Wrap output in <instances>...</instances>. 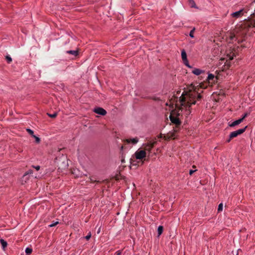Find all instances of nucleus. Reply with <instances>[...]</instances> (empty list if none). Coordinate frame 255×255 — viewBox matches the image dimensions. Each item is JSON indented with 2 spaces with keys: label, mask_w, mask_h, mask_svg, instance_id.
Returning <instances> with one entry per match:
<instances>
[{
  "label": "nucleus",
  "mask_w": 255,
  "mask_h": 255,
  "mask_svg": "<svg viewBox=\"0 0 255 255\" xmlns=\"http://www.w3.org/2000/svg\"><path fill=\"white\" fill-rule=\"evenodd\" d=\"M202 99V96L197 91L196 86L191 85L187 91L182 93L180 97L178 102L175 104V109L173 110L169 116V119L174 125L175 129L179 130L181 126V117L185 115L186 117L191 114L192 105H195L197 101Z\"/></svg>",
  "instance_id": "1"
},
{
  "label": "nucleus",
  "mask_w": 255,
  "mask_h": 255,
  "mask_svg": "<svg viewBox=\"0 0 255 255\" xmlns=\"http://www.w3.org/2000/svg\"><path fill=\"white\" fill-rule=\"evenodd\" d=\"M179 130L173 128V129L172 131H170L166 134H161L159 137H163L165 140H170L171 138H174L176 135V133L178 132Z\"/></svg>",
  "instance_id": "2"
},
{
  "label": "nucleus",
  "mask_w": 255,
  "mask_h": 255,
  "mask_svg": "<svg viewBox=\"0 0 255 255\" xmlns=\"http://www.w3.org/2000/svg\"><path fill=\"white\" fill-rule=\"evenodd\" d=\"M247 128V127L246 126L245 128H243L240 129H238L237 130H235L234 131H232L230 133V138H233L236 137L238 136V135H240L241 134L244 133L245 131H246Z\"/></svg>",
  "instance_id": "3"
},
{
  "label": "nucleus",
  "mask_w": 255,
  "mask_h": 255,
  "mask_svg": "<svg viewBox=\"0 0 255 255\" xmlns=\"http://www.w3.org/2000/svg\"><path fill=\"white\" fill-rule=\"evenodd\" d=\"M134 154L137 159L142 160L146 156V152L145 150H137Z\"/></svg>",
  "instance_id": "4"
},
{
  "label": "nucleus",
  "mask_w": 255,
  "mask_h": 255,
  "mask_svg": "<svg viewBox=\"0 0 255 255\" xmlns=\"http://www.w3.org/2000/svg\"><path fill=\"white\" fill-rule=\"evenodd\" d=\"M157 144L156 140H154L153 141H149L147 142L146 144H143L144 146V150L146 151L150 152L152 148L155 146V144Z\"/></svg>",
  "instance_id": "5"
},
{
  "label": "nucleus",
  "mask_w": 255,
  "mask_h": 255,
  "mask_svg": "<svg viewBox=\"0 0 255 255\" xmlns=\"http://www.w3.org/2000/svg\"><path fill=\"white\" fill-rule=\"evenodd\" d=\"M244 13V9H241L239 11L234 12L233 13L231 14V15L233 17L237 18L239 17H240L242 16Z\"/></svg>",
  "instance_id": "6"
},
{
  "label": "nucleus",
  "mask_w": 255,
  "mask_h": 255,
  "mask_svg": "<svg viewBox=\"0 0 255 255\" xmlns=\"http://www.w3.org/2000/svg\"><path fill=\"white\" fill-rule=\"evenodd\" d=\"M107 112L104 110V108L101 107H97V114L101 115V116H105Z\"/></svg>",
  "instance_id": "7"
},
{
  "label": "nucleus",
  "mask_w": 255,
  "mask_h": 255,
  "mask_svg": "<svg viewBox=\"0 0 255 255\" xmlns=\"http://www.w3.org/2000/svg\"><path fill=\"white\" fill-rule=\"evenodd\" d=\"M242 122H243V119H240L237 120H236L234 122L229 123V126L231 127H233L239 125V124H241Z\"/></svg>",
  "instance_id": "8"
},
{
  "label": "nucleus",
  "mask_w": 255,
  "mask_h": 255,
  "mask_svg": "<svg viewBox=\"0 0 255 255\" xmlns=\"http://www.w3.org/2000/svg\"><path fill=\"white\" fill-rule=\"evenodd\" d=\"M217 78L215 77L214 74H208V81L209 83H213L217 81Z\"/></svg>",
  "instance_id": "9"
},
{
  "label": "nucleus",
  "mask_w": 255,
  "mask_h": 255,
  "mask_svg": "<svg viewBox=\"0 0 255 255\" xmlns=\"http://www.w3.org/2000/svg\"><path fill=\"white\" fill-rule=\"evenodd\" d=\"M31 173H32V171H29L27 173H26L23 175V176L21 178V182H22V183H23V182H26V181L27 180H28V179H29L28 174H31Z\"/></svg>",
  "instance_id": "10"
},
{
  "label": "nucleus",
  "mask_w": 255,
  "mask_h": 255,
  "mask_svg": "<svg viewBox=\"0 0 255 255\" xmlns=\"http://www.w3.org/2000/svg\"><path fill=\"white\" fill-rule=\"evenodd\" d=\"M125 141L127 143L132 142V144H135L137 143L138 138L137 137H135L133 138H130V139H126Z\"/></svg>",
  "instance_id": "11"
},
{
  "label": "nucleus",
  "mask_w": 255,
  "mask_h": 255,
  "mask_svg": "<svg viewBox=\"0 0 255 255\" xmlns=\"http://www.w3.org/2000/svg\"><path fill=\"white\" fill-rule=\"evenodd\" d=\"M203 71L199 69H195L192 70V72L193 74H195L196 75H200L201 74L203 73Z\"/></svg>",
  "instance_id": "12"
},
{
  "label": "nucleus",
  "mask_w": 255,
  "mask_h": 255,
  "mask_svg": "<svg viewBox=\"0 0 255 255\" xmlns=\"http://www.w3.org/2000/svg\"><path fill=\"white\" fill-rule=\"evenodd\" d=\"M181 56L183 62L184 61V60H186V59L187 58V54L186 51L184 50V49L181 51Z\"/></svg>",
  "instance_id": "13"
},
{
  "label": "nucleus",
  "mask_w": 255,
  "mask_h": 255,
  "mask_svg": "<svg viewBox=\"0 0 255 255\" xmlns=\"http://www.w3.org/2000/svg\"><path fill=\"white\" fill-rule=\"evenodd\" d=\"M0 243L2 247L3 250H4L5 248L7 247V245L6 242L4 241L3 239H1L0 240Z\"/></svg>",
  "instance_id": "14"
},
{
  "label": "nucleus",
  "mask_w": 255,
  "mask_h": 255,
  "mask_svg": "<svg viewBox=\"0 0 255 255\" xmlns=\"http://www.w3.org/2000/svg\"><path fill=\"white\" fill-rule=\"evenodd\" d=\"M67 53L71 54L72 55H74L75 56H76L78 54V51L76 50H69L67 51Z\"/></svg>",
  "instance_id": "15"
},
{
  "label": "nucleus",
  "mask_w": 255,
  "mask_h": 255,
  "mask_svg": "<svg viewBox=\"0 0 255 255\" xmlns=\"http://www.w3.org/2000/svg\"><path fill=\"white\" fill-rule=\"evenodd\" d=\"M25 252L26 254L28 255H30L32 253V250L31 248H26L25 250Z\"/></svg>",
  "instance_id": "16"
},
{
  "label": "nucleus",
  "mask_w": 255,
  "mask_h": 255,
  "mask_svg": "<svg viewBox=\"0 0 255 255\" xmlns=\"http://www.w3.org/2000/svg\"><path fill=\"white\" fill-rule=\"evenodd\" d=\"M163 228L162 226H159L158 227V234L159 236H160V235H161L162 234V232H163Z\"/></svg>",
  "instance_id": "17"
},
{
  "label": "nucleus",
  "mask_w": 255,
  "mask_h": 255,
  "mask_svg": "<svg viewBox=\"0 0 255 255\" xmlns=\"http://www.w3.org/2000/svg\"><path fill=\"white\" fill-rule=\"evenodd\" d=\"M195 30H196V28H193L191 30V31L189 33V36L190 37H191L192 38L194 37V32L195 31Z\"/></svg>",
  "instance_id": "18"
},
{
  "label": "nucleus",
  "mask_w": 255,
  "mask_h": 255,
  "mask_svg": "<svg viewBox=\"0 0 255 255\" xmlns=\"http://www.w3.org/2000/svg\"><path fill=\"white\" fill-rule=\"evenodd\" d=\"M188 1L190 4L191 7H195L196 3H195L193 0H188Z\"/></svg>",
  "instance_id": "19"
},
{
  "label": "nucleus",
  "mask_w": 255,
  "mask_h": 255,
  "mask_svg": "<svg viewBox=\"0 0 255 255\" xmlns=\"http://www.w3.org/2000/svg\"><path fill=\"white\" fill-rule=\"evenodd\" d=\"M33 137H34L35 139V142L37 143H39L40 141V139L39 137H38V136H36L35 135H34L33 136Z\"/></svg>",
  "instance_id": "20"
},
{
  "label": "nucleus",
  "mask_w": 255,
  "mask_h": 255,
  "mask_svg": "<svg viewBox=\"0 0 255 255\" xmlns=\"http://www.w3.org/2000/svg\"><path fill=\"white\" fill-rule=\"evenodd\" d=\"M223 209V204H220L219 205H218V212H221L222 211Z\"/></svg>",
  "instance_id": "21"
},
{
  "label": "nucleus",
  "mask_w": 255,
  "mask_h": 255,
  "mask_svg": "<svg viewBox=\"0 0 255 255\" xmlns=\"http://www.w3.org/2000/svg\"><path fill=\"white\" fill-rule=\"evenodd\" d=\"M26 131L32 136H33L34 134V132L30 128H27Z\"/></svg>",
  "instance_id": "22"
},
{
  "label": "nucleus",
  "mask_w": 255,
  "mask_h": 255,
  "mask_svg": "<svg viewBox=\"0 0 255 255\" xmlns=\"http://www.w3.org/2000/svg\"><path fill=\"white\" fill-rule=\"evenodd\" d=\"M184 63V64H185V66L188 67H191V66H190V65L189 64V62L188 61V59L187 58L186 59V61H184L183 62Z\"/></svg>",
  "instance_id": "23"
},
{
  "label": "nucleus",
  "mask_w": 255,
  "mask_h": 255,
  "mask_svg": "<svg viewBox=\"0 0 255 255\" xmlns=\"http://www.w3.org/2000/svg\"><path fill=\"white\" fill-rule=\"evenodd\" d=\"M230 40L232 41H233L234 40H237V38L236 37L235 35H233V34H231L230 36Z\"/></svg>",
  "instance_id": "24"
},
{
  "label": "nucleus",
  "mask_w": 255,
  "mask_h": 255,
  "mask_svg": "<svg viewBox=\"0 0 255 255\" xmlns=\"http://www.w3.org/2000/svg\"><path fill=\"white\" fill-rule=\"evenodd\" d=\"M48 115L49 117H51V118H55L56 116H57V113H55L53 114H48Z\"/></svg>",
  "instance_id": "25"
},
{
  "label": "nucleus",
  "mask_w": 255,
  "mask_h": 255,
  "mask_svg": "<svg viewBox=\"0 0 255 255\" xmlns=\"http://www.w3.org/2000/svg\"><path fill=\"white\" fill-rule=\"evenodd\" d=\"M79 172V171H78V169H74L73 170V174H76V176L77 177H79L80 176V175L78 174H77V172Z\"/></svg>",
  "instance_id": "26"
},
{
  "label": "nucleus",
  "mask_w": 255,
  "mask_h": 255,
  "mask_svg": "<svg viewBox=\"0 0 255 255\" xmlns=\"http://www.w3.org/2000/svg\"><path fill=\"white\" fill-rule=\"evenodd\" d=\"M6 59L7 61L8 62V63H10L12 61V59L9 56H7L6 57Z\"/></svg>",
  "instance_id": "27"
},
{
  "label": "nucleus",
  "mask_w": 255,
  "mask_h": 255,
  "mask_svg": "<svg viewBox=\"0 0 255 255\" xmlns=\"http://www.w3.org/2000/svg\"><path fill=\"white\" fill-rule=\"evenodd\" d=\"M249 115V114H248V113H246L244 115V116H243L242 117V118H241V119H243V121H244V119H245V118H246V117H248Z\"/></svg>",
  "instance_id": "28"
},
{
  "label": "nucleus",
  "mask_w": 255,
  "mask_h": 255,
  "mask_svg": "<svg viewBox=\"0 0 255 255\" xmlns=\"http://www.w3.org/2000/svg\"><path fill=\"white\" fill-rule=\"evenodd\" d=\"M58 223V222H55V223H52V224H51L49 225V226L50 227H54V226H55V225H56Z\"/></svg>",
  "instance_id": "29"
},
{
  "label": "nucleus",
  "mask_w": 255,
  "mask_h": 255,
  "mask_svg": "<svg viewBox=\"0 0 255 255\" xmlns=\"http://www.w3.org/2000/svg\"><path fill=\"white\" fill-rule=\"evenodd\" d=\"M227 56L229 58V60H231L234 59L233 55H227Z\"/></svg>",
  "instance_id": "30"
},
{
  "label": "nucleus",
  "mask_w": 255,
  "mask_h": 255,
  "mask_svg": "<svg viewBox=\"0 0 255 255\" xmlns=\"http://www.w3.org/2000/svg\"><path fill=\"white\" fill-rule=\"evenodd\" d=\"M152 99L153 100H154V101H159V100H160L159 98H158V97H152Z\"/></svg>",
  "instance_id": "31"
},
{
  "label": "nucleus",
  "mask_w": 255,
  "mask_h": 255,
  "mask_svg": "<svg viewBox=\"0 0 255 255\" xmlns=\"http://www.w3.org/2000/svg\"><path fill=\"white\" fill-rule=\"evenodd\" d=\"M91 234L90 233L89 235H88L87 236H86L85 237V239L87 240H88L90 238H91Z\"/></svg>",
  "instance_id": "32"
},
{
  "label": "nucleus",
  "mask_w": 255,
  "mask_h": 255,
  "mask_svg": "<svg viewBox=\"0 0 255 255\" xmlns=\"http://www.w3.org/2000/svg\"><path fill=\"white\" fill-rule=\"evenodd\" d=\"M121 253H122L121 251H120V250H119V251H117V252H116V254L117 255H121Z\"/></svg>",
  "instance_id": "33"
},
{
  "label": "nucleus",
  "mask_w": 255,
  "mask_h": 255,
  "mask_svg": "<svg viewBox=\"0 0 255 255\" xmlns=\"http://www.w3.org/2000/svg\"><path fill=\"white\" fill-rule=\"evenodd\" d=\"M232 138H230V134L229 135V137L228 138V139L227 140V142H229L231 141V140H232Z\"/></svg>",
  "instance_id": "34"
},
{
  "label": "nucleus",
  "mask_w": 255,
  "mask_h": 255,
  "mask_svg": "<svg viewBox=\"0 0 255 255\" xmlns=\"http://www.w3.org/2000/svg\"><path fill=\"white\" fill-rule=\"evenodd\" d=\"M34 167L36 169V170H38L40 169L39 166H34Z\"/></svg>",
  "instance_id": "35"
},
{
  "label": "nucleus",
  "mask_w": 255,
  "mask_h": 255,
  "mask_svg": "<svg viewBox=\"0 0 255 255\" xmlns=\"http://www.w3.org/2000/svg\"><path fill=\"white\" fill-rule=\"evenodd\" d=\"M195 171H194V170H190L189 174L192 175L193 174V173Z\"/></svg>",
  "instance_id": "36"
},
{
  "label": "nucleus",
  "mask_w": 255,
  "mask_h": 255,
  "mask_svg": "<svg viewBox=\"0 0 255 255\" xmlns=\"http://www.w3.org/2000/svg\"><path fill=\"white\" fill-rule=\"evenodd\" d=\"M119 179H120V178H119V177L118 175V176H116V180H119Z\"/></svg>",
  "instance_id": "37"
},
{
  "label": "nucleus",
  "mask_w": 255,
  "mask_h": 255,
  "mask_svg": "<svg viewBox=\"0 0 255 255\" xmlns=\"http://www.w3.org/2000/svg\"><path fill=\"white\" fill-rule=\"evenodd\" d=\"M93 112L96 113V108H94L93 110Z\"/></svg>",
  "instance_id": "38"
},
{
  "label": "nucleus",
  "mask_w": 255,
  "mask_h": 255,
  "mask_svg": "<svg viewBox=\"0 0 255 255\" xmlns=\"http://www.w3.org/2000/svg\"><path fill=\"white\" fill-rule=\"evenodd\" d=\"M100 232V228L99 229L98 232H97V234H98V233H99Z\"/></svg>",
  "instance_id": "39"
},
{
  "label": "nucleus",
  "mask_w": 255,
  "mask_h": 255,
  "mask_svg": "<svg viewBox=\"0 0 255 255\" xmlns=\"http://www.w3.org/2000/svg\"><path fill=\"white\" fill-rule=\"evenodd\" d=\"M65 166L66 167H67V166H68V164H67V163L65 164Z\"/></svg>",
  "instance_id": "40"
},
{
  "label": "nucleus",
  "mask_w": 255,
  "mask_h": 255,
  "mask_svg": "<svg viewBox=\"0 0 255 255\" xmlns=\"http://www.w3.org/2000/svg\"><path fill=\"white\" fill-rule=\"evenodd\" d=\"M226 64H228V61H226Z\"/></svg>",
  "instance_id": "41"
}]
</instances>
